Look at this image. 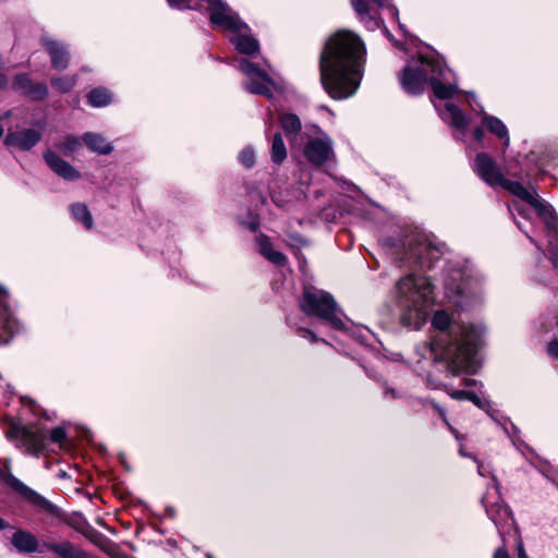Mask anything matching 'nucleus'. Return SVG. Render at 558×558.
Here are the masks:
<instances>
[{"label": "nucleus", "mask_w": 558, "mask_h": 558, "mask_svg": "<svg viewBox=\"0 0 558 558\" xmlns=\"http://www.w3.org/2000/svg\"><path fill=\"white\" fill-rule=\"evenodd\" d=\"M365 48L361 38L339 31L327 41L320 56V82L333 99L352 96L362 77Z\"/></svg>", "instance_id": "nucleus-1"}, {"label": "nucleus", "mask_w": 558, "mask_h": 558, "mask_svg": "<svg viewBox=\"0 0 558 558\" xmlns=\"http://www.w3.org/2000/svg\"><path fill=\"white\" fill-rule=\"evenodd\" d=\"M432 325L440 331L432 343L433 350L448 364L453 374L475 372V350L481 332L474 326L452 323L446 311L435 312Z\"/></svg>", "instance_id": "nucleus-2"}, {"label": "nucleus", "mask_w": 558, "mask_h": 558, "mask_svg": "<svg viewBox=\"0 0 558 558\" xmlns=\"http://www.w3.org/2000/svg\"><path fill=\"white\" fill-rule=\"evenodd\" d=\"M402 89L412 96L421 95L429 84L435 97L449 99L458 93L456 77L439 59L418 56L408 61L399 73Z\"/></svg>", "instance_id": "nucleus-3"}, {"label": "nucleus", "mask_w": 558, "mask_h": 558, "mask_svg": "<svg viewBox=\"0 0 558 558\" xmlns=\"http://www.w3.org/2000/svg\"><path fill=\"white\" fill-rule=\"evenodd\" d=\"M397 300L401 308V323L418 329L426 322L435 304L434 288L424 276L408 275L397 286Z\"/></svg>", "instance_id": "nucleus-4"}, {"label": "nucleus", "mask_w": 558, "mask_h": 558, "mask_svg": "<svg viewBox=\"0 0 558 558\" xmlns=\"http://www.w3.org/2000/svg\"><path fill=\"white\" fill-rule=\"evenodd\" d=\"M300 306L306 315L318 317L330 324L336 329H345V324L341 317V311L331 294L328 292L305 288Z\"/></svg>", "instance_id": "nucleus-5"}, {"label": "nucleus", "mask_w": 558, "mask_h": 558, "mask_svg": "<svg viewBox=\"0 0 558 558\" xmlns=\"http://www.w3.org/2000/svg\"><path fill=\"white\" fill-rule=\"evenodd\" d=\"M8 437L16 442L26 453L38 456L46 446V433L38 425H12L7 433Z\"/></svg>", "instance_id": "nucleus-6"}, {"label": "nucleus", "mask_w": 558, "mask_h": 558, "mask_svg": "<svg viewBox=\"0 0 558 558\" xmlns=\"http://www.w3.org/2000/svg\"><path fill=\"white\" fill-rule=\"evenodd\" d=\"M504 189L509 191L514 196L529 203L538 214L548 228H556L557 217L553 214L551 207L537 198L533 189L523 186L520 182L510 181L502 178L499 183Z\"/></svg>", "instance_id": "nucleus-7"}, {"label": "nucleus", "mask_w": 558, "mask_h": 558, "mask_svg": "<svg viewBox=\"0 0 558 558\" xmlns=\"http://www.w3.org/2000/svg\"><path fill=\"white\" fill-rule=\"evenodd\" d=\"M239 69L248 77V82L245 84V88L256 95H263L267 98L272 97V89H277L278 86L275 81L266 73V71L259 69L246 59H241L239 62Z\"/></svg>", "instance_id": "nucleus-8"}, {"label": "nucleus", "mask_w": 558, "mask_h": 558, "mask_svg": "<svg viewBox=\"0 0 558 558\" xmlns=\"http://www.w3.org/2000/svg\"><path fill=\"white\" fill-rule=\"evenodd\" d=\"M10 462L7 460H0V477L17 492L23 498H25L33 506L50 512L53 509L52 504L38 493L26 486L19 478L14 477L9 473Z\"/></svg>", "instance_id": "nucleus-9"}, {"label": "nucleus", "mask_w": 558, "mask_h": 558, "mask_svg": "<svg viewBox=\"0 0 558 558\" xmlns=\"http://www.w3.org/2000/svg\"><path fill=\"white\" fill-rule=\"evenodd\" d=\"M332 155L331 140L325 133H320L318 137L310 140L304 148L306 159L317 166L325 163Z\"/></svg>", "instance_id": "nucleus-10"}, {"label": "nucleus", "mask_w": 558, "mask_h": 558, "mask_svg": "<svg viewBox=\"0 0 558 558\" xmlns=\"http://www.w3.org/2000/svg\"><path fill=\"white\" fill-rule=\"evenodd\" d=\"M40 140V130L23 129L14 132H9L4 140V143L9 147L26 151L36 146Z\"/></svg>", "instance_id": "nucleus-11"}, {"label": "nucleus", "mask_w": 558, "mask_h": 558, "mask_svg": "<svg viewBox=\"0 0 558 558\" xmlns=\"http://www.w3.org/2000/svg\"><path fill=\"white\" fill-rule=\"evenodd\" d=\"M474 168L476 173L489 185H499L502 181V174L496 162L486 154L476 155Z\"/></svg>", "instance_id": "nucleus-12"}, {"label": "nucleus", "mask_w": 558, "mask_h": 558, "mask_svg": "<svg viewBox=\"0 0 558 558\" xmlns=\"http://www.w3.org/2000/svg\"><path fill=\"white\" fill-rule=\"evenodd\" d=\"M44 159L49 168L68 181H75L81 178V173L68 161L60 158L54 151L48 149L44 153Z\"/></svg>", "instance_id": "nucleus-13"}, {"label": "nucleus", "mask_w": 558, "mask_h": 558, "mask_svg": "<svg viewBox=\"0 0 558 558\" xmlns=\"http://www.w3.org/2000/svg\"><path fill=\"white\" fill-rule=\"evenodd\" d=\"M482 502L486 508L487 514L495 523L499 532H501L505 525H508L510 521H512L511 512L505 505L500 504L499 501L489 502L488 497H484Z\"/></svg>", "instance_id": "nucleus-14"}, {"label": "nucleus", "mask_w": 558, "mask_h": 558, "mask_svg": "<svg viewBox=\"0 0 558 558\" xmlns=\"http://www.w3.org/2000/svg\"><path fill=\"white\" fill-rule=\"evenodd\" d=\"M46 547L62 558H93L88 553L74 546L68 541L60 543H48Z\"/></svg>", "instance_id": "nucleus-15"}, {"label": "nucleus", "mask_w": 558, "mask_h": 558, "mask_svg": "<svg viewBox=\"0 0 558 558\" xmlns=\"http://www.w3.org/2000/svg\"><path fill=\"white\" fill-rule=\"evenodd\" d=\"M43 41H44V45H45L48 53L50 54L52 66L54 69L66 68L69 58H68V52H66L65 48L61 44H59L54 40L48 39L46 37L43 38Z\"/></svg>", "instance_id": "nucleus-16"}, {"label": "nucleus", "mask_w": 558, "mask_h": 558, "mask_svg": "<svg viewBox=\"0 0 558 558\" xmlns=\"http://www.w3.org/2000/svg\"><path fill=\"white\" fill-rule=\"evenodd\" d=\"M445 110L446 112L442 113V118L448 120L456 130L465 132L469 119L461 109L453 104H446Z\"/></svg>", "instance_id": "nucleus-17"}, {"label": "nucleus", "mask_w": 558, "mask_h": 558, "mask_svg": "<svg viewBox=\"0 0 558 558\" xmlns=\"http://www.w3.org/2000/svg\"><path fill=\"white\" fill-rule=\"evenodd\" d=\"M257 245L259 253L272 264L283 265L286 263V256L272 247L266 235H259L257 238Z\"/></svg>", "instance_id": "nucleus-18"}, {"label": "nucleus", "mask_w": 558, "mask_h": 558, "mask_svg": "<svg viewBox=\"0 0 558 558\" xmlns=\"http://www.w3.org/2000/svg\"><path fill=\"white\" fill-rule=\"evenodd\" d=\"M14 87L35 98H44L48 94V89L45 85H33L26 75L16 76Z\"/></svg>", "instance_id": "nucleus-19"}, {"label": "nucleus", "mask_w": 558, "mask_h": 558, "mask_svg": "<svg viewBox=\"0 0 558 558\" xmlns=\"http://www.w3.org/2000/svg\"><path fill=\"white\" fill-rule=\"evenodd\" d=\"M478 107L481 109L480 113L483 117V123L487 126V129L493 134L505 140V145L508 146L509 145L508 130H507L506 125L504 124V122L496 117L485 113L483 108L480 105H478Z\"/></svg>", "instance_id": "nucleus-20"}, {"label": "nucleus", "mask_w": 558, "mask_h": 558, "mask_svg": "<svg viewBox=\"0 0 558 558\" xmlns=\"http://www.w3.org/2000/svg\"><path fill=\"white\" fill-rule=\"evenodd\" d=\"M12 544L16 549L24 553H33L38 548L37 538L24 531H17L12 536Z\"/></svg>", "instance_id": "nucleus-21"}, {"label": "nucleus", "mask_w": 558, "mask_h": 558, "mask_svg": "<svg viewBox=\"0 0 558 558\" xmlns=\"http://www.w3.org/2000/svg\"><path fill=\"white\" fill-rule=\"evenodd\" d=\"M83 141L95 153L107 155L112 150V145L100 134L85 133Z\"/></svg>", "instance_id": "nucleus-22"}, {"label": "nucleus", "mask_w": 558, "mask_h": 558, "mask_svg": "<svg viewBox=\"0 0 558 558\" xmlns=\"http://www.w3.org/2000/svg\"><path fill=\"white\" fill-rule=\"evenodd\" d=\"M287 157V149L280 133H276L271 144V160L281 163Z\"/></svg>", "instance_id": "nucleus-23"}, {"label": "nucleus", "mask_w": 558, "mask_h": 558, "mask_svg": "<svg viewBox=\"0 0 558 558\" xmlns=\"http://www.w3.org/2000/svg\"><path fill=\"white\" fill-rule=\"evenodd\" d=\"M71 211L73 217L77 221L82 222L87 229L93 227V217L86 205L80 203L74 204L71 207Z\"/></svg>", "instance_id": "nucleus-24"}, {"label": "nucleus", "mask_w": 558, "mask_h": 558, "mask_svg": "<svg viewBox=\"0 0 558 558\" xmlns=\"http://www.w3.org/2000/svg\"><path fill=\"white\" fill-rule=\"evenodd\" d=\"M87 99L93 107H101L111 101V95L105 88H95L88 94Z\"/></svg>", "instance_id": "nucleus-25"}, {"label": "nucleus", "mask_w": 558, "mask_h": 558, "mask_svg": "<svg viewBox=\"0 0 558 558\" xmlns=\"http://www.w3.org/2000/svg\"><path fill=\"white\" fill-rule=\"evenodd\" d=\"M281 126L287 134H296L301 130V120L293 113H284L280 118Z\"/></svg>", "instance_id": "nucleus-26"}, {"label": "nucleus", "mask_w": 558, "mask_h": 558, "mask_svg": "<svg viewBox=\"0 0 558 558\" xmlns=\"http://www.w3.org/2000/svg\"><path fill=\"white\" fill-rule=\"evenodd\" d=\"M547 229V236H548V244H549V254L550 259L553 260V264L555 267H558V220L556 228H548Z\"/></svg>", "instance_id": "nucleus-27"}, {"label": "nucleus", "mask_w": 558, "mask_h": 558, "mask_svg": "<svg viewBox=\"0 0 558 558\" xmlns=\"http://www.w3.org/2000/svg\"><path fill=\"white\" fill-rule=\"evenodd\" d=\"M81 141L76 136H65L56 143V147L64 155H70L78 149Z\"/></svg>", "instance_id": "nucleus-28"}, {"label": "nucleus", "mask_w": 558, "mask_h": 558, "mask_svg": "<svg viewBox=\"0 0 558 558\" xmlns=\"http://www.w3.org/2000/svg\"><path fill=\"white\" fill-rule=\"evenodd\" d=\"M52 87H54L60 93H66L71 90L75 85L74 76H63L58 77L51 81Z\"/></svg>", "instance_id": "nucleus-29"}, {"label": "nucleus", "mask_w": 558, "mask_h": 558, "mask_svg": "<svg viewBox=\"0 0 558 558\" xmlns=\"http://www.w3.org/2000/svg\"><path fill=\"white\" fill-rule=\"evenodd\" d=\"M168 3L170 7L180 10L198 9L201 7L199 0H168Z\"/></svg>", "instance_id": "nucleus-30"}, {"label": "nucleus", "mask_w": 558, "mask_h": 558, "mask_svg": "<svg viewBox=\"0 0 558 558\" xmlns=\"http://www.w3.org/2000/svg\"><path fill=\"white\" fill-rule=\"evenodd\" d=\"M239 159L241 163L247 168L252 167L255 162V154L254 150L251 147L244 148L240 155Z\"/></svg>", "instance_id": "nucleus-31"}, {"label": "nucleus", "mask_w": 558, "mask_h": 558, "mask_svg": "<svg viewBox=\"0 0 558 558\" xmlns=\"http://www.w3.org/2000/svg\"><path fill=\"white\" fill-rule=\"evenodd\" d=\"M50 438L53 442L62 445L66 438L65 430L62 427H56L51 430Z\"/></svg>", "instance_id": "nucleus-32"}, {"label": "nucleus", "mask_w": 558, "mask_h": 558, "mask_svg": "<svg viewBox=\"0 0 558 558\" xmlns=\"http://www.w3.org/2000/svg\"><path fill=\"white\" fill-rule=\"evenodd\" d=\"M351 2L357 14L363 15L367 13V4L364 0H351Z\"/></svg>", "instance_id": "nucleus-33"}, {"label": "nucleus", "mask_w": 558, "mask_h": 558, "mask_svg": "<svg viewBox=\"0 0 558 558\" xmlns=\"http://www.w3.org/2000/svg\"><path fill=\"white\" fill-rule=\"evenodd\" d=\"M547 353L555 359H558V340H551L547 345Z\"/></svg>", "instance_id": "nucleus-34"}, {"label": "nucleus", "mask_w": 558, "mask_h": 558, "mask_svg": "<svg viewBox=\"0 0 558 558\" xmlns=\"http://www.w3.org/2000/svg\"><path fill=\"white\" fill-rule=\"evenodd\" d=\"M299 335L303 338H308L312 342H316L317 341V337L315 336V333L308 329H305V328H300L298 330Z\"/></svg>", "instance_id": "nucleus-35"}, {"label": "nucleus", "mask_w": 558, "mask_h": 558, "mask_svg": "<svg viewBox=\"0 0 558 558\" xmlns=\"http://www.w3.org/2000/svg\"><path fill=\"white\" fill-rule=\"evenodd\" d=\"M517 556H518V558H529V556L525 551L523 542L520 537H518V541H517Z\"/></svg>", "instance_id": "nucleus-36"}, {"label": "nucleus", "mask_w": 558, "mask_h": 558, "mask_svg": "<svg viewBox=\"0 0 558 558\" xmlns=\"http://www.w3.org/2000/svg\"><path fill=\"white\" fill-rule=\"evenodd\" d=\"M468 391L464 390H453L449 392V396L454 400H465Z\"/></svg>", "instance_id": "nucleus-37"}, {"label": "nucleus", "mask_w": 558, "mask_h": 558, "mask_svg": "<svg viewBox=\"0 0 558 558\" xmlns=\"http://www.w3.org/2000/svg\"><path fill=\"white\" fill-rule=\"evenodd\" d=\"M8 291L0 286V307L7 308Z\"/></svg>", "instance_id": "nucleus-38"}, {"label": "nucleus", "mask_w": 558, "mask_h": 558, "mask_svg": "<svg viewBox=\"0 0 558 558\" xmlns=\"http://www.w3.org/2000/svg\"><path fill=\"white\" fill-rule=\"evenodd\" d=\"M465 400H470L471 402H473L474 404H476L480 408L482 407L481 399L474 392L468 391Z\"/></svg>", "instance_id": "nucleus-39"}, {"label": "nucleus", "mask_w": 558, "mask_h": 558, "mask_svg": "<svg viewBox=\"0 0 558 558\" xmlns=\"http://www.w3.org/2000/svg\"><path fill=\"white\" fill-rule=\"evenodd\" d=\"M434 408L437 410V412L439 413L440 417L444 420V422L449 426V428L452 430V433L456 434V430L449 425L448 421H447V417H446V413H445V410L442 408H440L439 405L437 404H434Z\"/></svg>", "instance_id": "nucleus-40"}, {"label": "nucleus", "mask_w": 558, "mask_h": 558, "mask_svg": "<svg viewBox=\"0 0 558 558\" xmlns=\"http://www.w3.org/2000/svg\"><path fill=\"white\" fill-rule=\"evenodd\" d=\"M494 558H510V556L504 547H500L495 550Z\"/></svg>", "instance_id": "nucleus-41"}, {"label": "nucleus", "mask_w": 558, "mask_h": 558, "mask_svg": "<svg viewBox=\"0 0 558 558\" xmlns=\"http://www.w3.org/2000/svg\"><path fill=\"white\" fill-rule=\"evenodd\" d=\"M477 472L481 476H488L490 471L481 462L477 463Z\"/></svg>", "instance_id": "nucleus-42"}, {"label": "nucleus", "mask_w": 558, "mask_h": 558, "mask_svg": "<svg viewBox=\"0 0 558 558\" xmlns=\"http://www.w3.org/2000/svg\"><path fill=\"white\" fill-rule=\"evenodd\" d=\"M453 302L456 303L457 306L461 308L469 307L470 305L468 300L463 295H461L458 300H454Z\"/></svg>", "instance_id": "nucleus-43"}, {"label": "nucleus", "mask_w": 558, "mask_h": 558, "mask_svg": "<svg viewBox=\"0 0 558 558\" xmlns=\"http://www.w3.org/2000/svg\"><path fill=\"white\" fill-rule=\"evenodd\" d=\"M473 135L477 142H482L483 137H484V130L481 128H477L474 130Z\"/></svg>", "instance_id": "nucleus-44"}, {"label": "nucleus", "mask_w": 558, "mask_h": 558, "mask_svg": "<svg viewBox=\"0 0 558 558\" xmlns=\"http://www.w3.org/2000/svg\"><path fill=\"white\" fill-rule=\"evenodd\" d=\"M463 384H464L465 386H473V385H475V384H476V381H475L474 379H468V378H465V379H463Z\"/></svg>", "instance_id": "nucleus-45"}, {"label": "nucleus", "mask_w": 558, "mask_h": 558, "mask_svg": "<svg viewBox=\"0 0 558 558\" xmlns=\"http://www.w3.org/2000/svg\"><path fill=\"white\" fill-rule=\"evenodd\" d=\"M468 101L472 106V101H475V95L473 93H468Z\"/></svg>", "instance_id": "nucleus-46"}, {"label": "nucleus", "mask_w": 558, "mask_h": 558, "mask_svg": "<svg viewBox=\"0 0 558 558\" xmlns=\"http://www.w3.org/2000/svg\"><path fill=\"white\" fill-rule=\"evenodd\" d=\"M375 3H377L378 5L383 7L386 4L387 0H373Z\"/></svg>", "instance_id": "nucleus-47"}, {"label": "nucleus", "mask_w": 558, "mask_h": 558, "mask_svg": "<svg viewBox=\"0 0 558 558\" xmlns=\"http://www.w3.org/2000/svg\"><path fill=\"white\" fill-rule=\"evenodd\" d=\"M5 84H7L5 77L0 75V87L4 86Z\"/></svg>", "instance_id": "nucleus-48"}, {"label": "nucleus", "mask_w": 558, "mask_h": 558, "mask_svg": "<svg viewBox=\"0 0 558 558\" xmlns=\"http://www.w3.org/2000/svg\"><path fill=\"white\" fill-rule=\"evenodd\" d=\"M4 526H5V525H4V522H3V520L0 518V530L4 529Z\"/></svg>", "instance_id": "nucleus-49"}, {"label": "nucleus", "mask_w": 558, "mask_h": 558, "mask_svg": "<svg viewBox=\"0 0 558 558\" xmlns=\"http://www.w3.org/2000/svg\"><path fill=\"white\" fill-rule=\"evenodd\" d=\"M460 454L463 456V457H466L468 454L465 453V450H463L462 448H460Z\"/></svg>", "instance_id": "nucleus-50"}, {"label": "nucleus", "mask_w": 558, "mask_h": 558, "mask_svg": "<svg viewBox=\"0 0 558 558\" xmlns=\"http://www.w3.org/2000/svg\"><path fill=\"white\" fill-rule=\"evenodd\" d=\"M493 481H494V485H495L496 489L498 490V482H497V480L494 477Z\"/></svg>", "instance_id": "nucleus-51"}, {"label": "nucleus", "mask_w": 558, "mask_h": 558, "mask_svg": "<svg viewBox=\"0 0 558 558\" xmlns=\"http://www.w3.org/2000/svg\"><path fill=\"white\" fill-rule=\"evenodd\" d=\"M251 229H252L253 231H255V230H256V226H255V225H252V226H251Z\"/></svg>", "instance_id": "nucleus-52"}]
</instances>
